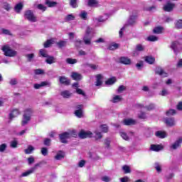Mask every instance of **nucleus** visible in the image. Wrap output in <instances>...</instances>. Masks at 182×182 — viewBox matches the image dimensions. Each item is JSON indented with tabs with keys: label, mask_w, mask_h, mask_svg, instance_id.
I'll return each instance as SVG.
<instances>
[{
	"label": "nucleus",
	"mask_w": 182,
	"mask_h": 182,
	"mask_svg": "<svg viewBox=\"0 0 182 182\" xmlns=\"http://www.w3.org/2000/svg\"><path fill=\"white\" fill-rule=\"evenodd\" d=\"M82 41L85 43V45H91L92 43V36H90V34H85L83 36Z\"/></svg>",
	"instance_id": "obj_16"
},
{
	"label": "nucleus",
	"mask_w": 182,
	"mask_h": 182,
	"mask_svg": "<svg viewBox=\"0 0 182 182\" xmlns=\"http://www.w3.org/2000/svg\"><path fill=\"white\" fill-rule=\"evenodd\" d=\"M151 150L152 151H160L161 150V146L152 144L151 145Z\"/></svg>",
	"instance_id": "obj_33"
},
{
	"label": "nucleus",
	"mask_w": 182,
	"mask_h": 182,
	"mask_svg": "<svg viewBox=\"0 0 182 182\" xmlns=\"http://www.w3.org/2000/svg\"><path fill=\"white\" fill-rule=\"evenodd\" d=\"M147 41L149 42H156V41H159V38L156 36H149L147 38Z\"/></svg>",
	"instance_id": "obj_39"
},
{
	"label": "nucleus",
	"mask_w": 182,
	"mask_h": 182,
	"mask_svg": "<svg viewBox=\"0 0 182 182\" xmlns=\"http://www.w3.org/2000/svg\"><path fill=\"white\" fill-rule=\"evenodd\" d=\"M10 147H11L12 149H16V147H18V141H11L10 144Z\"/></svg>",
	"instance_id": "obj_54"
},
{
	"label": "nucleus",
	"mask_w": 182,
	"mask_h": 182,
	"mask_svg": "<svg viewBox=\"0 0 182 182\" xmlns=\"http://www.w3.org/2000/svg\"><path fill=\"white\" fill-rule=\"evenodd\" d=\"M37 8H38V9H39L40 11H46V9H47L46 6L45 5H43V4H38V5L37 6Z\"/></svg>",
	"instance_id": "obj_56"
},
{
	"label": "nucleus",
	"mask_w": 182,
	"mask_h": 182,
	"mask_svg": "<svg viewBox=\"0 0 182 182\" xmlns=\"http://www.w3.org/2000/svg\"><path fill=\"white\" fill-rule=\"evenodd\" d=\"M24 18L29 22H37L36 16L32 10H27L24 12Z\"/></svg>",
	"instance_id": "obj_4"
},
{
	"label": "nucleus",
	"mask_w": 182,
	"mask_h": 182,
	"mask_svg": "<svg viewBox=\"0 0 182 182\" xmlns=\"http://www.w3.org/2000/svg\"><path fill=\"white\" fill-rule=\"evenodd\" d=\"M86 66L92 69V70H97V68H99V65H96L95 64H86Z\"/></svg>",
	"instance_id": "obj_52"
},
{
	"label": "nucleus",
	"mask_w": 182,
	"mask_h": 182,
	"mask_svg": "<svg viewBox=\"0 0 182 182\" xmlns=\"http://www.w3.org/2000/svg\"><path fill=\"white\" fill-rule=\"evenodd\" d=\"M45 4L48 6V8H55L58 5V2L51 1L50 0H46Z\"/></svg>",
	"instance_id": "obj_23"
},
{
	"label": "nucleus",
	"mask_w": 182,
	"mask_h": 182,
	"mask_svg": "<svg viewBox=\"0 0 182 182\" xmlns=\"http://www.w3.org/2000/svg\"><path fill=\"white\" fill-rule=\"evenodd\" d=\"M145 109H146V110H148L149 112H150L151 110H154V109H156V105L149 104L148 106L145 107Z\"/></svg>",
	"instance_id": "obj_46"
},
{
	"label": "nucleus",
	"mask_w": 182,
	"mask_h": 182,
	"mask_svg": "<svg viewBox=\"0 0 182 182\" xmlns=\"http://www.w3.org/2000/svg\"><path fill=\"white\" fill-rule=\"evenodd\" d=\"M1 50L4 53L5 56H8L9 58H14L16 56L18 53V52H16L15 50H12L11 47L8 46H4Z\"/></svg>",
	"instance_id": "obj_3"
},
{
	"label": "nucleus",
	"mask_w": 182,
	"mask_h": 182,
	"mask_svg": "<svg viewBox=\"0 0 182 182\" xmlns=\"http://www.w3.org/2000/svg\"><path fill=\"white\" fill-rule=\"evenodd\" d=\"M60 95L64 97L65 99H69L70 96H72V93L68 90H65L63 92H61Z\"/></svg>",
	"instance_id": "obj_22"
},
{
	"label": "nucleus",
	"mask_w": 182,
	"mask_h": 182,
	"mask_svg": "<svg viewBox=\"0 0 182 182\" xmlns=\"http://www.w3.org/2000/svg\"><path fill=\"white\" fill-rule=\"evenodd\" d=\"M121 137L124 139L126 140L127 141L129 140V136H127V134L126 132H119Z\"/></svg>",
	"instance_id": "obj_49"
},
{
	"label": "nucleus",
	"mask_w": 182,
	"mask_h": 182,
	"mask_svg": "<svg viewBox=\"0 0 182 182\" xmlns=\"http://www.w3.org/2000/svg\"><path fill=\"white\" fill-rule=\"evenodd\" d=\"M155 136H156V137H159V139H166V137H167V134L166 133V132L157 131L155 133Z\"/></svg>",
	"instance_id": "obj_19"
},
{
	"label": "nucleus",
	"mask_w": 182,
	"mask_h": 182,
	"mask_svg": "<svg viewBox=\"0 0 182 182\" xmlns=\"http://www.w3.org/2000/svg\"><path fill=\"white\" fill-rule=\"evenodd\" d=\"M41 154L43 156H48V148L46 147L41 148Z\"/></svg>",
	"instance_id": "obj_58"
},
{
	"label": "nucleus",
	"mask_w": 182,
	"mask_h": 182,
	"mask_svg": "<svg viewBox=\"0 0 182 182\" xmlns=\"http://www.w3.org/2000/svg\"><path fill=\"white\" fill-rule=\"evenodd\" d=\"M182 143V137L180 136L178 138V139L171 146V149L173 150H176V149H178L181 146Z\"/></svg>",
	"instance_id": "obj_13"
},
{
	"label": "nucleus",
	"mask_w": 182,
	"mask_h": 182,
	"mask_svg": "<svg viewBox=\"0 0 182 182\" xmlns=\"http://www.w3.org/2000/svg\"><path fill=\"white\" fill-rule=\"evenodd\" d=\"M145 61L146 63H149V65H153L154 62H156V58H154L152 56H146L145 58Z\"/></svg>",
	"instance_id": "obj_27"
},
{
	"label": "nucleus",
	"mask_w": 182,
	"mask_h": 182,
	"mask_svg": "<svg viewBox=\"0 0 182 182\" xmlns=\"http://www.w3.org/2000/svg\"><path fill=\"white\" fill-rule=\"evenodd\" d=\"M112 140L110 138H106L104 141V144L105 145L106 149H110V143Z\"/></svg>",
	"instance_id": "obj_36"
},
{
	"label": "nucleus",
	"mask_w": 182,
	"mask_h": 182,
	"mask_svg": "<svg viewBox=\"0 0 182 182\" xmlns=\"http://www.w3.org/2000/svg\"><path fill=\"white\" fill-rule=\"evenodd\" d=\"M132 14L134 15L130 16L127 21L128 25H130L131 26H133V25L136 23V19H137V14H139V11L133 10Z\"/></svg>",
	"instance_id": "obj_7"
},
{
	"label": "nucleus",
	"mask_w": 182,
	"mask_h": 182,
	"mask_svg": "<svg viewBox=\"0 0 182 182\" xmlns=\"http://www.w3.org/2000/svg\"><path fill=\"white\" fill-rule=\"evenodd\" d=\"M76 93H77V95H82V96H83L84 97H86V93H85V91L80 88L76 89Z\"/></svg>",
	"instance_id": "obj_53"
},
{
	"label": "nucleus",
	"mask_w": 182,
	"mask_h": 182,
	"mask_svg": "<svg viewBox=\"0 0 182 182\" xmlns=\"http://www.w3.org/2000/svg\"><path fill=\"white\" fill-rule=\"evenodd\" d=\"M75 131H73L72 132H64L63 134H59L60 141L61 143L66 144L68 143V139H70L71 137H75L77 134H75Z\"/></svg>",
	"instance_id": "obj_1"
},
{
	"label": "nucleus",
	"mask_w": 182,
	"mask_h": 182,
	"mask_svg": "<svg viewBox=\"0 0 182 182\" xmlns=\"http://www.w3.org/2000/svg\"><path fill=\"white\" fill-rule=\"evenodd\" d=\"M78 137L80 139H92L93 137V133L90 131H85L84 129H81L78 134Z\"/></svg>",
	"instance_id": "obj_5"
},
{
	"label": "nucleus",
	"mask_w": 182,
	"mask_h": 182,
	"mask_svg": "<svg viewBox=\"0 0 182 182\" xmlns=\"http://www.w3.org/2000/svg\"><path fill=\"white\" fill-rule=\"evenodd\" d=\"M123 123L125 126H132L136 124V120L132 119H125L123 120Z\"/></svg>",
	"instance_id": "obj_20"
},
{
	"label": "nucleus",
	"mask_w": 182,
	"mask_h": 182,
	"mask_svg": "<svg viewBox=\"0 0 182 182\" xmlns=\"http://www.w3.org/2000/svg\"><path fill=\"white\" fill-rule=\"evenodd\" d=\"M74 46L76 49H80L83 46V41L80 39H76L74 41Z\"/></svg>",
	"instance_id": "obj_17"
},
{
	"label": "nucleus",
	"mask_w": 182,
	"mask_h": 182,
	"mask_svg": "<svg viewBox=\"0 0 182 182\" xmlns=\"http://www.w3.org/2000/svg\"><path fill=\"white\" fill-rule=\"evenodd\" d=\"M119 48V44L117 43H114V44H111L108 46L107 49L109 50H116V49H117Z\"/></svg>",
	"instance_id": "obj_37"
},
{
	"label": "nucleus",
	"mask_w": 182,
	"mask_h": 182,
	"mask_svg": "<svg viewBox=\"0 0 182 182\" xmlns=\"http://www.w3.org/2000/svg\"><path fill=\"white\" fill-rule=\"evenodd\" d=\"M68 42L65 41H60L59 42L57 43V46L60 48L62 49V48L66 47Z\"/></svg>",
	"instance_id": "obj_32"
},
{
	"label": "nucleus",
	"mask_w": 182,
	"mask_h": 182,
	"mask_svg": "<svg viewBox=\"0 0 182 182\" xmlns=\"http://www.w3.org/2000/svg\"><path fill=\"white\" fill-rule=\"evenodd\" d=\"M35 150V148H33V146H28V149H25V154H31V153H32V151H33Z\"/></svg>",
	"instance_id": "obj_42"
},
{
	"label": "nucleus",
	"mask_w": 182,
	"mask_h": 182,
	"mask_svg": "<svg viewBox=\"0 0 182 182\" xmlns=\"http://www.w3.org/2000/svg\"><path fill=\"white\" fill-rule=\"evenodd\" d=\"M52 140L49 138L44 139L43 144L44 146H46L47 147H49L51 144Z\"/></svg>",
	"instance_id": "obj_41"
},
{
	"label": "nucleus",
	"mask_w": 182,
	"mask_h": 182,
	"mask_svg": "<svg viewBox=\"0 0 182 182\" xmlns=\"http://www.w3.org/2000/svg\"><path fill=\"white\" fill-rule=\"evenodd\" d=\"M97 1L96 0H88L87 1V6H95V5H97Z\"/></svg>",
	"instance_id": "obj_51"
},
{
	"label": "nucleus",
	"mask_w": 182,
	"mask_h": 182,
	"mask_svg": "<svg viewBox=\"0 0 182 182\" xmlns=\"http://www.w3.org/2000/svg\"><path fill=\"white\" fill-rule=\"evenodd\" d=\"M55 41L53 40V38H50L49 40H47L44 44L43 46L44 48H50V46H52V45H53Z\"/></svg>",
	"instance_id": "obj_24"
},
{
	"label": "nucleus",
	"mask_w": 182,
	"mask_h": 182,
	"mask_svg": "<svg viewBox=\"0 0 182 182\" xmlns=\"http://www.w3.org/2000/svg\"><path fill=\"white\" fill-rule=\"evenodd\" d=\"M100 127L102 133H107V132H109V127H107V124L100 125Z\"/></svg>",
	"instance_id": "obj_38"
},
{
	"label": "nucleus",
	"mask_w": 182,
	"mask_h": 182,
	"mask_svg": "<svg viewBox=\"0 0 182 182\" xmlns=\"http://www.w3.org/2000/svg\"><path fill=\"white\" fill-rule=\"evenodd\" d=\"M21 112H19V109H13L9 114V119L10 122H12V120H14L15 117H17L18 116H19Z\"/></svg>",
	"instance_id": "obj_9"
},
{
	"label": "nucleus",
	"mask_w": 182,
	"mask_h": 182,
	"mask_svg": "<svg viewBox=\"0 0 182 182\" xmlns=\"http://www.w3.org/2000/svg\"><path fill=\"white\" fill-rule=\"evenodd\" d=\"M34 73H35V75H43V73H45L43 70L40 68L35 70Z\"/></svg>",
	"instance_id": "obj_60"
},
{
	"label": "nucleus",
	"mask_w": 182,
	"mask_h": 182,
	"mask_svg": "<svg viewBox=\"0 0 182 182\" xmlns=\"http://www.w3.org/2000/svg\"><path fill=\"white\" fill-rule=\"evenodd\" d=\"M75 16L73 14H68L65 16V22H70V21H75Z\"/></svg>",
	"instance_id": "obj_34"
},
{
	"label": "nucleus",
	"mask_w": 182,
	"mask_h": 182,
	"mask_svg": "<svg viewBox=\"0 0 182 182\" xmlns=\"http://www.w3.org/2000/svg\"><path fill=\"white\" fill-rule=\"evenodd\" d=\"M176 113V109H171L166 111V116H174Z\"/></svg>",
	"instance_id": "obj_48"
},
{
	"label": "nucleus",
	"mask_w": 182,
	"mask_h": 182,
	"mask_svg": "<svg viewBox=\"0 0 182 182\" xmlns=\"http://www.w3.org/2000/svg\"><path fill=\"white\" fill-rule=\"evenodd\" d=\"M96 79H97V81H96V84H95V86H102V75L100 74H98L97 76H96Z\"/></svg>",
	"instance_id": "obj_31"
},
{
	"label": "nucleus",
	"mask_w": 182,
	"mask_h": 182,
	"mask_svg": "<svg viewBox=\"0 0 182 182\" xmlns=\"http://www.w3.org/2000/svg\"><path fill=\"white\" fill-rule=\"evenodd\" d=\"M83 105H79L76 107V110L75 111V114L77 117H82L83 116Z\"/></svg>",
	"instance_id": "obj_10"
},
{
	"label": "nucleus",
	"mask_w": 182,
	"mask_h": 182,
	"mask_svg": "<svg viewBox=\"0 0 182 182\" xmlns=\"http://www.w3.org/2000/svg\"><path fill=\"white\" fill-rule=\"evenodd\" d=\"M33 171L30 168L28 171H26V172H23L21 175V177H28V176H30V174H32Z\"/></svg>",
	"instance_id": "obj_45"
},
{
	"label": "nucleus",
	"mask_w": 182,
	"mask_h": 182,
	"mask_svg": "<svg viewBox=\"0 0 182 182\" xmlns=\"http://www.w3.org/2000/svg\"><path fill=\"white\" fill-rule=\"evenodd\" d=\"M46 62L48 65H52L53 63H56V58L51 55H47Z\"/></svg>",
	"instance_id": "obj_18"
},
{
	"label": "nucleus",
	"mask_w": 182,
	"mask_h": 182,
	"mask_svg": "<svg viewBox=\"0 0 182 182\" xmlns=\"http://www.w3.org/2000/svg\"><path fill=\"white\" fill-rule=\"evenodd\" d=\"M94 133L95 134L94 137H95L96 141L100 140L103 137V135L102 134V132H99V131H97V130H95L94 132Z\"/></svg>",
	"instance_id": "obj_29"
},
{
	"label": "nucleus",
	"mask_w": 182,
	"mask_h": 182,
	"mask_svg": "<svg viewBox=\"0 0 182 182\" xmlns=\"http://www.w3.org/2000/svg\"><path fill=\"white\" fill-rule=\"evenodd\" d=\"M31 116H32V109H26L23 116L21 126H26L31 122Z\"/></svg>",
	"instance_id": "obj_2"
},
{
	"label": "nucleus",
	"mask_w": 182,
	"mask_h": 182,
	"mask_svg": "<svg viewBox=\"0 0 182 182\" xmlns=\"http://www.w3.org/2000/svg\"><path fill=\"white\" fill-rule=\"evenodd\" d=\"M122 170L124 171L125 174H127L129 173H132V170L130 169V166H129L127 165H124L122 167Z\"/></svg>",
	"instance_id": "obj_40"
},
{
	"label": "nucleus",
	"mask_w": 182,
	"mask_h": 182,
	"mask_svg": "<svg viewBox=\"0 0 182 182\" xmlns=\"http://www.w3.org/2000/svg\"><path fill=\"white\" fill-rule=\"evenodd\" d=\"M120 100H122V97H120V95H116L112 99L113 103H117L118 102H120Z\"/></svg>",
	"instance_id": "obj_55"
},
{
	"label": "nucleus",
	"mask_w": 182,
	"mask_h": 182,
	"mask_svg": "<svg viewBox=\"0 0 182 182\" xmlns=\"http://www.w3.org/2000/svg\"><path fill=\"white\" fill-rule=\"evenodd\" d=\"M174 6L176 4L168 2L164 6L163 9L165 12H171L174 9Z\"/></svg>",
	"instance_id": "obj_11"
},
{
	"label": "nucleus",
	"mask_w": 182,
	"mask_h": 182,
	"mask_svg": "<svg viewBox=\"0 0 182 182\" xmlns=\"http://www.w3.org/2000/svg\"><path fill=\"white\" fill-rule=\"evenodd\" d=\"M40 55L43 56V58H47L48 57V53H46V51L44 49H41L40 50Z\"/></svg>",
	"instance_id": "obj_57"
},
{
	"label": "nucleus",
	"mask_w": 182,
	"mask_h": 182,
	"mask_svg": "<svg viewBox=\"0 0 182 182\" xmlns=\"http://www.w3.org/2000/svg\"><path fill=\"white\" fill-rule=\"evenodd\" d=\"M101 180L105 182H109L112 181V178L107 176H105L101 178Z\"/></svg>",
	"instance_id": "obj_62"
},
{
	"label": "nucleus",
	"mask_w": 182,
	"mask_h": 182,
	"mask_svg": "<svg viewBox=\"0 0 182 182\" xmlns=\"http://www.w3.org/2000/svg\"><path fill=\"white\" fill-rule=\"evenodd\" d=\"M105 16L106 18H105L104 16L99 17L97 18L98 22H105L107 19V17H108L107 14H105Z\"/></svg>",
	"instance_id": "obj_59"
},
{
	"label": "nucleus",
	"mask_w": 182,
	"mask_h": 182,
	"mask_svg": "<svg viewBox=\"0 0 182 182\" xmlns=\"http://www.w3.org/2000/svg\"><path fill=\"white\" fill-rule=\"evenodd\" d=\"M116 82V77H112V78H109L108 80H107L105 82V84L106 85H113Z\"/></svg>",
	"instance_id": "obj_44"
},
{
	"label": "nucleus",
	"mask_w": 182,
	"mask_h": 182,
	"mask_svg": "<svg viewBox=\"0 0 182 182\" xmlns=\"http://www.w3.org/2000/svg\"><path fill=\"white\" fill-rule=\"evenodd\" d=\"M175 27L176 29H182V20L179 19L176 21L175 24Z\"/></svg>",
	"instance_id": "obj_47"
},
{
	"label": "nucleus",
	"mask_w": 182,
	"mask_h": 182,
	"mask_svg": "<svg viewBox=\"0 0 182 182\" xmlns=\"http://www.w3.org/2000/svg\"><path fill=\"white\" fill-rule=\"evenodd\" d=\"M6 150V144H2L0 145V152L4 153Z\"/></svg>",
	"instance_id": "obj_61"
},
{
	"label": "nucleus",
	"mask_w": 182,
	"mask_h": 182,
	"mask_svg": "<svg viewBox=\"0 0 182 182\" xmlns=\"http://www.w3.org/2000/svg\"><path fill=\"white\" fill-rule=\"evenodd\" d=\"M65 62L68 65H75V63H77V60L69 58L65 60Z\"/></svg>",
	"instance_id": "obj_30"
},
{
	"label": "nucleus",
	"mask_w": 182,
	"mask_h": 182,
	"mask_svg": "<svg viewBox=\"0 0 182 182\" xmlns=\"http://www.w3.org/2000/svg\"><path fill=\"white\" fill-rule=\"evenodd\" d=\"M55 160H62V159H65V152L60 151L55 156Z\"/></svg>",
	"instance_id": "obj_26"
},
{
	"label": "nucleus",
	"mask_w": 182,
	"mask_h": 182,
	"mask_svg": "<svg viewBox=\"0 0 182 182\" xmlns=\"http://www.w3.org/2000/svg\"><path fill=\"white\" fill-rule=\"evenodd\" d=\"M22 9H23V4L22 3L17 4L14 7V11L16 14H20Z\"/></svg>",
	"instance_id": "obj_21"
},
{
	"label": "nucleus",
	"mask_w": 182,
	"mask_h": 182,
	"mask_svg": "<svg viewBox=\"0 0 182 182\" xmlns=\"http://www.w3.org/2000/svg\"><path fill=\"white\" fill-rule=\"evenodd\" d=\"M70 5L72 8H77V0H70Z\"/></svg>",
	"instance_id": "obj_50"
},
{
	"label": "nucleus",
	"mask_w": 182,
	"mask_h": 182,
	"mask_svg": "<svg viewBox=\"0 0 182 182\" xmlns=\"http://www.w3.org/2000/svg\"><path fill=\"white\" fill-rule=\"evenodd\" d=\"M163 29H164V28H163L162 26L155 27L153 30V33L156 34L162 33Z\"/></svg>",
	"instance_id": "obj_28"
},
{
	"label": "nucleus",
	"mask_w": 182,
	"mask_h": 182,
	"mask_svg": "<svg viewBox=\"0 0 182 182\" xmlns=\"http://www.w3.org/2000/svg\"><path fill=\"white\" fill-rule=\"evenodd\" d=\"M155 73L156 75H159V76H162L163 77H167V73L164 72V70L161 67H156L155 69Z\"/></svg>",
	"instance_id": "obj_12"
},
{
	"label": "nucleus",
	"mask_w": 182,
	"mask_h": 182,
	"mask_svg": "<svg viewBox=\"0 0 182 182\" xmlns=\"http://www.w3.org/2000/svg\"><path fill=\"white\" fill-rule=\"evenodd\" d=\"M139 119H147V117L146 116V114L144 112H141L139 114Z\"/></svg>",
	"instance_id": "obj_63"
},
{
	"label": "nucleus",
	"mask_w": 182,
	"mask_h": 182,
	"mask_svg": "<svg viewBox=\"0 0 182 182\" xmlns=\"http://www.w3.org/2000/svg\"><path fill=\"white\" fill-rule=\"evenodd\" d=\"M164 122L168 127H173V126H176V120L173 117L165 118Z\"/></svg>",
	"instance_id": "obj_8"
},
{
	"label": "nucleus",
	"mask_w": 182,
	"mask_h": 182,
	"mask_svg": "<svg viewBox=\"0 0 182 182\" xmlns=\"http://www.w3.org/2000/svg\"><path fill=\"white\" fill-rule=\"evenodd\" d=\"M79 16L80 18H81V19L86 21V19H87V12H86L85 11H82L79 14Z\"/></svg>",
	"instance_id": "obj_35"
},
{
	"label": "nucleus",
	"mask_w": 182,
	"mask_h": 182,
	"mask_svg": "<svg viewBox=\"0 0 182 182\" xmlns=\"http://www.w3.org/2000/svg\"><path fill=\"white\" fill-rule=\"evenodd\" d=\"M177 110L181 111L182 110V102H179L176 105Z\"/></svg>",
	"instance_id": "obj_64"
},
{
	"label": "nucleus",
	"mask_w": 182,
	"mask_h": 182,
	"mask_svg": "<svg viewBox=\"0 0 182 182\" xmlns=\"http://www.w3.org/2000/svg\"><path fill=\"white\" fill-rule=\"evenodd\" d=\"M170 48L173 50L174 53H178L181 49V43L178 41H173L171 43Z\"/></svg>",
	"instance_id": "obj_6"
},
{
	"label": "nucleus",
	"mask_w": 182,
	"mask_h": 182,
	"mask_svg": "<svg viewBox=\"0 0 182 182\" xmlns=\"http://www.w3.org/2000/svg\"><path fill=\"white\" fill-rule=\"evenodd\" d=\"M25 56L26 58H27L28 62H32V59L35 58V54L33 53L26 54Z\"/></svg>",
	"instance_id": "obj_43"
},
{
	"label": "nucleus",
	"mask_w": 182,
	"mask_h": 182,
	"mask_svg": "<svg viewBox=\"0 0 182 182\" xmlns=\"http://www.w3.org/2000/svg\"><path fill=\"white\" fill-rule=\"evenodd\" d=\"M71 77L74 80H82V75H80L77 73H72Z\"/></svg>",
	"instance_id": "obj_25"
},
{
	"label": "nucleus",
	"mask_w": 182,
	"mask_h": 182,
	"mask_svg": "<svg viewBox=\"0 0 182 182\" xmlns=\"http://www.w3.org/2000/svg\"><path fill=\"white\" fill-rule=\"evenodd\" d=\"M59 82L61 85H65V86H69V85H70V80L65 76H60Z\"/></svg>",
	"instance_id": "obj_14"
},
{
	"label": "nucleus",
	"mask_w": 182,
	"mask_h": 182,
	"mask_svg": "<svg viewBox=\"0 0 182 182\" xmlns=\"http://www.w3.org/2000/svg\"><path fill=\"white\" fill-rule=\"evenodd\" d=\"M119 60L122 65H132V60L129 57H120Z\"/></svg>",
	"instance_id": "obj_15"
}]
</instances>
